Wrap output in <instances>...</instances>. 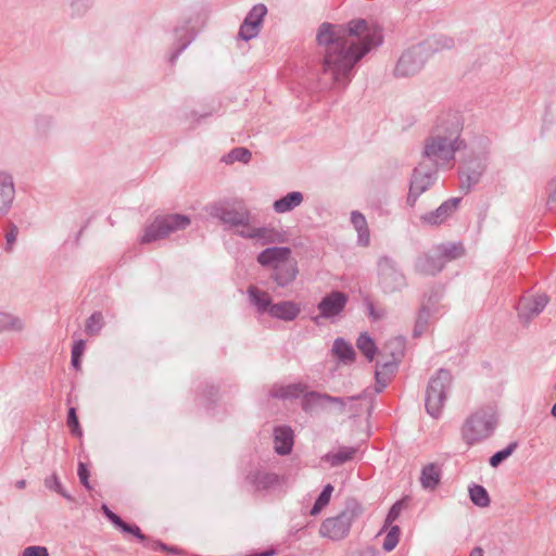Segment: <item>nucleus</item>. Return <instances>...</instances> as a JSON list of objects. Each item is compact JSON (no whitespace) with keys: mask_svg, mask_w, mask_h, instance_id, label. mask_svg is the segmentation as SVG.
I'll use <instances>...</instances> for the list:
<instances>
[{"mask_svg":"<svg viewBox=\"0 0 556 556\" xmlns=\"http://www.w3.org/2000/svg\"><path fill=\"white\" fill-rule=\"evenodd\" d=\"M93 4V0H72L71 14L79 16L85 14Z\"/></svg>","mask_w":556,"mask_h":556,"instance_id":"a18cd8bd","label":"nucleus"},{"mask_svg":"<svg viewBox=\"0 0 556 556\" xmlns=\"http://www.w3.org/2000/svg\"><path fill=\"white\" fill-rule=\"evenodd\" d=\"M304 201V195L300 191H292L273 203V208L278 214L291 212L300 206Z\"/></svg>","mask_w":556,"mask_h":556,"instance_id":"b1692460","label":"nucleus"},{"mask_svg":"<svg viewBox=\"0 0 556 556\" xmlns=\"http://www.w3.org/2000/svg\"><path fill=\"white\" fill-rule=\"evenodd\" d=\"M292 257L291 249L288 247H271L258 253L256 261L263 267H270L273 270Z\"/></svg>","mask_w":556,"mask_h":556,"instance_id":"2eb2a0df","label":"nucleus"},{"mask_svg":"<svg viewBox=\"0 0 556 556\" xmlns=\"http://www.w3.org/2000/svg\"><path fill=\"white\" fill-rule=\"evenodd\" d=\"M547 303L548 298L545 294L525 295L517 305L518 316L523 323H529L544 309Z\"/></svg>","mask_w":556,"mask_h":556,"instance_id":"4468645a","label":"nucleus"},{"mask_svg":"<svg viewBox=\"0 0 556 556\" xmlns=\"http://www.w3.org/2000/svg\"><path fill=\"white\" fill-rule=\"evenodd\" d=\"M252 157V153L247 148H235L232 149L226 156L223 157V161L227 164H231L235 162L249 163Z\"/></svg>","mask_w":556,"mask_h":556,"instance_id":"4c0bfd02","label":"nucleus"},{"mask_svg":"<svg viewBox=\"0 0 556 556\" xmlns=\"http://www.w3.org/2000/svg\"><path fill=\"white\" fill-rule=\"evenodd\" d=\"M301 312L299 304L292 301L275 303L269 307V315L285 321L294 320Z\"/></svg>","mask_w":556,"mask_h":556,"instance_id":"aec40b11","label":"nucleus"},{"mask_svg":"<svg viewBox=\"0 0 556 556\" xmlns=\"http://www.w3.org/2000/svg\"><path fill=\"white\" fill-rule=\"evenodd\" d=\"M517 446H518L517 442H511L504 450H501V451L496 452L495 454H493L489 460L490 466L495 468L498 465H501L505 459H507L515 452Z\"/></svg>","mask_w":556,"mask_h":556,"instance_id":"ea45409f","label":"nucleus"},{"mask_svg":"<svg viewBox=\"0 0 556 556\" xmlns=\"http://www.w3.org/2000/svg\"><path fill=\"white\" fill-rule=\"evenodd\" d=\"M401 530L399 526H391L388 531L384 541H383V549L387 552H391L395 548L400 540Z\"/></svg>","mask_w":556,"mask_h":556,"instance_id":"79ce46f5","label":"nucleus"},{"mask_svg":"<svg viewBox=\"0 0 556 556\" xmlns=\"http://www.w3.org/2000/svg\"><path fill=\"white\" fill-rule=\"evenodd\" d=\"M299 274L298 262L294 258H291L281 266L275 268L271 274V280L281 288L290 286Z\"/></svg>","mask_w":556,"mask_h":556,"instance_id":"f3484780","label":"nucleus"},{"mask_svg":"<svg viewBox=\"0 0 556 556\" xmlns=\"http://www.w3.org/2000/svg\"><path fill=\"white\" fill-rule=\"evenodd\" d=\"M497 426V413L493 405H484L472 412L460 428L463 441L472 446L489 439Z\"/></svg>","mask_w":556,"mask_h":556,"instance_id":"20e7f679","label":"nucleus"},{"mask_svg":"<svg viewBox=\"0 0 556 556\" xmlns=\"http://www.w3.org/2000/svg\"><path fill=\"white\" fill-rule=\"evenodd\" d=\"M175 37L177 40V48L172 52L169 56V62L172 64L176 62L179 54L191 43L194 38V34L188 27V25H184L181 27L175 28Z\"/></svg>","mask_w":556,"mask_h":556,"instance_id":"393cba45","label":"nucleus"},{"mask_svg":"<svg viewBox=\"0 0 556 556\" xmlns=\"http://www.w3.org/2000/svg\"><path fill=\"white\" fill-rule=\"evenodd\" d=\"M275 451L279 455H288L293 446V431L289 427H277L274 431Z\"/></svg>","mask_w":556,"mask_h":556,"instance_id":"412c9836","label":"nucleus"},{"mask_svg":"<svg viewBox=\"0 0 556 556\" xmlns=\"http://www.w3.org/2000/svg\"><path fill=\"white\" fill-rule=\"evenodd\" d=\"M307 397L313 401L314 403H317V404H325V403H330L332 400H333V396L329 395V394H326V393H319V392H315V391H312L307 394Z\"/></svg>","mask_w":556,"mask_h":556,"instance_id":"864d4df0","label":"nucleus"},{"mask_svg":"<svg viewBox=\"0 0 556 556\" xmlns=\"http://www.w3.org/2000/svg\"><path fill=\"white\" fill-rule=\"evenodd\" d=\"M441 476V466L435 463H430L421 469L420 484L425 490L433 491L439 485Z\"/></svg>","mask_w":556,"mask_h":556,"instance_id":"4be33fe9","label":"nucleus"},{"mask_svg":"<svg viewBox=\"0 0 556 556\" xmlns=\"http://www.w3.org/2000/svg\"><path fill=\"white\" fill-rule=\"evenodd\" d=\"M23 556H49V552L45 546L31 545L23 551Z\"/></svg>","mask_w":556,"mask_h":556,"instance_id":"3c124183","label":"nucleus"},{"mask_svg":"<svg viewBox=\"0 0 556 556\" xmlns=\"http://www.w3.org/2000/svg\"><path fill=\"white\" fill-rule=\"evenodd\" d=\"M23 329L22 320L13 315L0 312V332L3 330H16Z\"/></svg>","mask_w":556,"mask_h":556,"instance_id":"58836bf2","label":"nucleus"},{"mask_svg":"<svg viewBox=\"0 0 556 556\" xmlns=\"http://www.w3.org/2000/svg\"><path fill=\"white\" fill-rule=\"evenodd\" d=\"M427 60L426 48L424 45L415 46L406 50L399 59L394 75L396 77H409L421 71Z\"/></svg>","mask_w":556,"mask_h":556,"instance_id":"9b49d317","label":"nucleus"},{"mask_svg":"<svg viewBox=\"0 0 556 556\" xmlns=\"http://www.w3.org/2000/svg\"><path fill=\"white\" fill-rule=\"evenodd\" d=\"M362 513V505L355 500H349L339 515L323 521L319 528L320 535L333 541L344 539L349 534L352 523Z\"/></svg>","mask_w":556,"mask_h":556,"instance_id":"39448f33","label":"nucleus"},{"mask_svg":"<svg viewBox=\"0 0 556 556\" xmlns=\"http://www.w3.org/2000/svg\"><path fill=\"white\" fill-rule=\"evenodd\" d=\"M440 168L430 165L420 160L415 167L407 194L406 203L410 207L415 206L417 199L426 192L438 179V172Z\"/></svg>","mask_w":556,"mask_h":556,"instance_id":"1a4fd4ad","label":"nucleus"},{"mask_svg":"<svg viewBox=\"0 0 556 556\" xmlns=\"http://www.w3.org/2000/svg\"><path fill=\"white\" fill-rule=\"evenodd\" d=\"M367 309H368V314H369V317L372 319V320H380L382 319L384 316H386V311L384 308H377L374 303L371 302H368L367 303Z\"/></svg>","mask_w":556,"mask_h":556,"instance_id":"5fc2aeb1","label":"nucleus"},{"mask_svg":"<svg viewBox=\"0 0 556 556\" xmlns=\"http://www.w3.org/2000/svg\"><path fill=\"white\" fill-rule=\"evenodd\" d=\"M266 13H267V8L264 4H256L248 13L244 21L255 23V24H257L258 27H261Z\"/></svg>","mask_w":556,"mask_h":556,"instance_id":"37998d69","label":"nucleus"},{"mask_svg":"<svg viewBox=\"0 0 556 556\" xmlns=\"http://www.w3.org/2000/svg\"><path fill=\"white\" fill-rule=\"evenodd\" d=\"M237 236L243 239L255 240L261 245H269L276 243H283L285 235L273 226L256 227L249 224L248 228L238 229L235 231Z\"/></svg>","mask_w":556,"mask_h":556,"instance_id":"f8f14e48","label":"nucleus"},{"mask_svg":"<svg viewBox=\"0 0 556 556\" xmlns=\"http://www.w3.org/2000/svg\"><path fill=\"white\" fill-rule=\"evenodd\" d=\"M72 366L75 368V369H79L80 368V357L79 356H74L72 355Z\"/></svg>","mask_w":556,"mask_h":556,"instance_id":"69168bd1","label":"nucleus"},{"mask_svg":"<svg viewBox=\"0 0 556 556\" xmlns=\"http://www.w3.org/2000/svg\"><path fill=\"white\" fill-rule=\"evenodd\" d=\"M305 390V387L301 383L288 384V386H274L270 390V395L277 399H296Z\"/></svg>","mask_w":556,"mask_h":556,"instance_id":"c756f323","label":"nucleus"},{"mask_svg":"<svg viewBox=\"0 0 556 556\" xmlns=\"http://www.w3.org/2000/svg\"><path fill=\"white\" fill-rule=\"evenodd\" d=\"M117 529H119L124 533H128L137 538L140 542L144 543L148 538L141 532L140 528L136 525H129L125 522L123 519L117 526Z\"/></svg>","mask_w":556,"mask_h":556,"instance_id":"c03bdc74","label":"nucleus"},{"mask_svg":"<svg viewBox=\"0 0 556 556\" xmlns=\"http://www.w3.org/2000/svg\"><path fill=\"white\" fill-rule=\"evenodd\" d=\"M350 556H372L369 552H355L352 553Z\"/></svg>","mask_w":556,"mask_h":556,"instance_id":"774afa93","label":"nucleus"},{"mask_svg":"<svg viewBox=\"0 0 556 556\" xmlns=\"http://www.w3.org/2000/svg\"><path fill=\"white\" fill-rule=\"evenodd\" d=\"M260 30L261 27H258L257 24L243 21L240 26L238 37L244 41H249L255 38L260 34Z\"/></svg>","mask_w":556,"mask_h":556,"instance_id":"a19ab883","label":"nucleus"},{"mask_svg":"<svg viewBox=\"0 0 556 556\" xmlns=\"http://www.w3.org/2000/svg\"><path fill=\"white\" fill-rule=\"evenodd\" d=\"M548 198L547 207L549 211L556 210V178L552 179L547 185Z\"/></svg>","mask_w":556,"mask_h":556,"instance_id":"8fccbe9b","label":"nucleus"},{"mask_svg":"<svg viewBox=\"0 0 556 556\" xmlns=\"http://www.w3.org/2000/svg\"><path fill=\"white\" fill-rule=\"evenodd\" d=\"M460 198H451L437 210L421 216V220L429 225H440L445 222L458 207Z\"/></svg>","mask_w":556,"mask_h":556,"instance_id":"dca6fc26","label":"nucleus"},{"mask_svg":"<svg viewBox=\"0 0 556 556\" xmlns=\"http://www.w3.org/2000/svg\"><path fill=\"white\" fill-rule=\"evenodd\" d=\"M67 426L70 427L72 434L78 435V437H80L83 434V431H81L79 422H78L76 409L74 407H71L68 409Z\"/></svg>","mask_w":556,"mask_h":556,"instance_id":"de8ad7c7","label":"nucleus"},{"mask_svg":"<svg viewBox=\"0 0 556 556\" xmlns=\"http://www.w3.org/2000/svg\"><path fill=\"white\" fill-rule=\"evenodd\" d=\"M190 225V218L182 214H168L156 217L146 227L141 243H151L166 238L169 233L186 229Z\"/></svg>","mask_w":556,"mask_h":556,"instance_id":"6e6552de","label":"nucleus"},{"mask_svg":"<svg viewBox=\"0 0 556 556\" xmlns=\"http://www.w3.org/2000/svg\"><path fill=\"white\" fill-rule=\"evenodd\" d=\"M45 485H46V488L53 490V491H56L59 489L61 490V486H62V484L55 473L46 478Z\"/></svg>","mask_w":556,"mask_h":556,"instance_id":"680f3d73","label":"nucleus"},{"mask_svg":"<svg viewBox=\"0 0 556 556\" xmlns=\"http://www.w3.org/2000/svg\"><path fill=\"white\" fill-rule=\"evenodd\" d=\"M442 47L446 48V49L453 48L454 47V40L452 38H444Z\"/></svg>","mask_w":556,"mask_h":556,"instance_id":"0e129e2a","label":"nucleus"},{"mask_svg":"<svg viewBox=\"0 0 556 556\" xmlns=\"http://www.w3.org/2000/svg\"><path fill=\"white\" fill-rule=\"evenodd\" d=\"M104 326L103 315L101 312H94L86 320L85 332L90 336H98Z\"/></svg>","mask_w":556,"mask_h":556,"instance_id":"f704fd0d","label":"nucleus"},{"mask_svg":"<svg viewBox=\"0 0 556 556\" xmlns=\"http://www.w3.org/2000/svg\"><path fill=\"white\" fill-rule=\"evenodd\" d=\"M332 492H333V486L330 483H328L324 486L323 491L316 498V501L311 509L312 516L318 515L321 511V509L329 504Z\"/></svg>","mask_w":556,"mask_h":556,"instance_id":"c9c22d12","label":"nucleus"},{"mask_svg":"<svg viewBox=\"0 0 556 556\" xmlns=\"http://www.w3.org/2000/svg\"><path fill=\"white\" fill-rule=\"evenodd\" d=\"M430 316V309L426 306H422L418 313V317L416 319V324L413 331L415 338H419L426 332L429 326Z\"/></svg>","mask_w":556,"mask_h":556,"instance_id":"e433bc0d","label":"nucleus"},{"mask_svg":"<svg viewBox=\"0 0 556 556\" xmlns=\"http://www.w3.org/2000/svg\"><path fill=\"white\" fill-rule=\"evenodd\" d=\"M332 352L343 363H351L355 358L353 346L342 338L334 340Z\"/></svg>","mask_w":556,"mask_h":556,"instance_id":"7c9ffc66","label":"nucleus"},{"mask_svg":"<svg viewBox=\"0 0 556 556\" xmlns=\"http://www.w3.org/2000/svg\"><path fill=\"white\" fill-rule=\"evenodd\" d=\"M15 189L12 176L0 173V215H4L10 210L14 200Z\"/></svg>","mask_w":556,"mask_h":556,"instance_id":"6ab92c4d","label":"nucleus"},{"mask_svg":"<svg viewBox=\"0 0 556 556\" xmlns=\"http://www.w3.org/2000/svg\"><path fill=\"white\" fill-rule=\"evenodd\" d=\"M101 509L105 517L117 528V526L122 521V518L115 513H113L105 504L102 505Z\"/></svg>","mask_w":556,"mask_h":556,"instance_id":"052dcab7","label":"nucleus"},{"mask_svg":"<svg viewBox=\"0 0 556 556\" xmlns=\"http://www.w3.org/2000/svg\"><path fill=\"white\" fill-rule=\"evenodd\" d=\"M435 252L445 264L446 262L462 257L465 254V249L462 243H445L438 245Z\"/></svg>","mask_w":556,"mask_h":556,"instance_id":"c85d7f7f","label":"nucleus"},{"mask_svg":"<svg viewBox=\"0 0 556 556\" xmlns=\"http://www.w3.org/2000/svg\"><path fill=\"white\" fill-rule=\"evenodd\" d=\"M248 294L252 304H254L260 313H269V307L273 305L270 295L257 289L255 286H251L248 289Z\"/></svg>","mask_w":556,"mask_h":556,"instance_id":"cd10ccee","label":"nucleus"},{"mask_svg":"<svg viewBox=\"0 0 556 556\" xmlns=\"http://www.w3.org/2000/svg\"><path fill=\"white\" fill-rule=\"evenodd\" d=\"M356 346L369 362L374 361L377 353V346L367 333H362L357 338Z\"/></svg>","mask_w":556,"mask_h":556,"instance_id":"473e14b6","label":"nucleus"},{"mask_svg":"<svg viewBox=\"0 0 556 556\" xmlns=\"http://www.w3.org/2000/svg\"><path fill=\"white\" fill-rule=\"evenodd\" d=\"M452 382V376L446 369H439L426 390V409L433 418H438L447 399V390Z\"/></svg>","mask_w":556,"mask_h":556,"instance_id":"0eeeda50","label":"nucleus"},{"mask_svg":"<svg viewBox=\"0 0 556 556\" xmlns=\"http://www.w3.org/2000/svg\"><path fill=\"white\" fill-rule=\"evenodd\" d=\"M316 40L324 47L323 74L329 76L334 88L345 89L357 63L382 43V33L378 25L357 18L345 25L323 23Z\"/></svg>","mask_w":556,"mask_h":556,"instance_id":"f257e3e1","label":"nucleus"},{"mask_svg":"<svg viewBox=\"0 0 556 556\" xmlns=\"http://www.w3.org/2000/svg\"><path fill=\"white\" fill-rule=\"evenodd\" d=\"M84 351H85V341L84 340L75 341V343L72 348V355L81 357Z\"/></svg>","mask_w":556,"mask_h":556,"instance_id":"e2e57ef3","label":"nucleus"},{"mask_svg":"<svg viewBox=\"0 0 556 556\" xmlns=\"http://www.w3.org/2000/svg\"><path fill=\"white\" fill-rule=\"evenodd\" d=\"M464 118L458 112L438 116L421 149V161L438 168L453 167L456 153L467 146L463 138Z\"/></svg>","mask_w":556,"mask_h":556,"instance_id":"f03ea898","label":"nucleus"},{"mask_svg":"<svg viewBox=\"0 0 556 556\" xmlns=\"http://www.w3.org/2000/svg\"><path fill=\"white\" fill-rule=\"evenodd\" d=\"M17 235H18L17 226L15 224L11 223L10 226H9V231L5 235V247H4V250L7 252L10 253V252L13 251V245L16 242Z\"/></svg>","mask_w":556,"mask_h":556,"instance_id":"09e8293b","label":"nucleus"},{"mask_svg":"<svg viewBox=\"0 0 556 556\" xmlns=\"http://www.w3.org/2000/svg\"><path fill=\"white\" fill-rule=\"evenodd\" d=\"M351 224L357 232V244L368 247L370 243V232L364 214L358 211H353L351 213Z\"/></svg>","mask_w":556,"mask_h":556,"instance_id":"5701e85b","label":"nucleus"},{"mask_svg":"<svg viewBox=\"0 0 556 556\" xmlns=\"http://www.w3.org/2000/svg\"><path fill=\"white\" fill-rule=\"evenodd\" d=\"M397 364V361L381 357V359L377 362V368L383 370L384 376L390 379V376L396 370Z\"/></svg>","mask_w":556,"mask_h":556,"instance_id":"49530a36","label":"nucleus"},{"mask_svg":"<svg viewBox=\"0 0 556 556\" xmlns=\"http://www.w3.org/2000/svg\"><path fill=\"white\" fill-rule=\"evenodd\" d=\"M248 479L258 491L269 490L279 484V477L273 472L256 471L249 475Z\"/></svg>","mask_w":556,"mask_h":556,"instance_id":"a878e982","label":"nucleus"},{"mask_svg":"<svg viewBox=\"0 0 556 556\" xmlns=\"http://www.w3.org/2000/svg\"><path fill=\"white\" fill-rule=\"evenodd\" d=\"M491 140L477 138L459 165L460 189L469 192L481 180L490 160Z\"/></svg>","mask_w":556,"mask_h":556,"instance_id":"7ed1b4c3","label":"nucleus"},{"mask_svg":"<svg viewBox=\"0 0 556 556\" xmlns=\"http://www.w3.org/2000/svg\"><path fill=\"white\" fill-rule=\"evenodd\" d=\"M402 507H403L402 502H396L392 505V507L390 508V510L387 515V518H386V526L391 525L393 521H395L399 518V516L402 511Z\"/></svg>","mask_w":556,"mask_h":556,"instance_id":"603ef678","label":"nucleus"},{"mask_svg":"<svg viewBox=\"0 0 556 556\" xmlns=\"http://www.w3.org/2000/svg\"><path fill=\"white\" fill-rule=\"evenodd\" d=\"M469 556H483V551L480 547H476L471 551Z\"/></svg>","mask_w":556,"mask_h":556,"instance_id":"338daca9","label":"nucleus"},{"mask_svg":"<svg viewBox=\"0 0 556 556\" xmlns=\"http://www.w3.org/2000/svg\"><path fill=\"white\" fill-rule=\"evenodd\" d=\"M356 453L354 447H342L336 453H329L325 455L324 459L329 463L332 467L340 466L348 460H351Z\"/></svg>","mask_w":556,"mask_h":556,"instance_id":"2f4dec72","label":"nucleus"},{"mask_svg":"<svg viewBox=\"0 0 556 556\" xmlns=\"http://www.w3.org/2000/svg\"><path fill=\"white\" fill-rule=\"evenodd\" d=\"M146 546H148L149 548L151 549H162V551H166V552H169V553H175V548L174 547H168L167 545H165L164 543H162L161 541H151V540H147L144 543H143Z\"/></svg>","mask_w":556,"mask_h":556,"instance_id":"4d7b16f0","label":"nucleus"},{"mask_svg":"<svg viewBox=\"0 0 556 556\" xmlns=\"http://www.w3.org/2000/svg\"><path fill=\"white\" fill-rule=\"evenodd\" d=\"M469 497L478 507H488L490 505V496L484 486L473 484L469 488Z\"/></svg>","mask_w":556,"mask_h":556,"instance_id":"72a5a7b5","label":"nucleus"},{"mask_svg":"<svg viewBox=\"0 0 556 556\" xmlns=\"http://www.w3.org/2000/svg\"><path fill=\"white\" fill-rule=\"evenodd\" d=\"M208 214L219 219L229 229L248 228L253 216L241 201H224L210 206Z\"/></svg>","mask_w":556,"mask_h":556,"instance_id":"423d86ee","label":"nucleus"},{"mask_svg":"<svg viewBox=\"0 0 556 556\" xmlns=\"http://www.w3.org/2000/svg\"><path fill=\"white\" fill-rule=\"evenodd\" d=\"M78 477H79V480L81 482V484L90 490V484H89V471L87 469V466L84 464V463H79L78 464Z\"/></svg>","mask_w":556,"mask_h":556,"instance_id":"6e6d98bb","label":"nucleus"},{"mask_svg":"<svg viewBox=\"0 0 556 556\" xmlns=\"http://www.w3.org/2000/svg\"><path fill=\"white\" fill-rule=\"evenodd\" d=\"M405 341L403 338L396 337L390 339L381 349L380 356L382 358H391L400 362L404 355Z\"/></svg>","mask_w":556,"mask_h":556,"instance_id":"bb28decb","label":"nucleus"},{"mask_svg":"<svg viewBox=\"0 0 556 556\" xmlns=\"http://www.w3.org/2000/svg\"><path fill=\"white\" fill-rule=\"evenodd\" d=\"M379 283L386 293H393L406 286V278L394 260L381 256L378 261Z\"/></svg>","mask_w":556,"mask_h":556,"instance_id":"9d476101","label":"nucleus"},{"mask_svg":"<svg viewBox=\"0 0 556 556\" xmlns=\"http://www.w3.org/2000/svg\"><path fill=\"white\" fill-rule=\"evenodd\" d=\"M444 267V261L434 255L424 254L420 255L415 263V270L425 276H434L440 273Z\"/></svg>","mask_w":556,"mask_h":556,"instance_id":"a211bd4d","label":"nucleus"},{"mask_svg":"<svg viewBox=\"0 0 556 556\" xmlns=\"http://www.w3.org/2000/svg\"><path fill=\"white\" fill-rule=\"evenodd\" d=\"M361 397H362V395L349 396L346 399L333 396V400L330 402V404L337 405L339 410L343 412V409L346 406L348 402H352V401L358 400Z\"/></svg>","mask_w":556,"mask_h":556,"instance_id":"bf43d9fd","label":"nucleus"},{"mask_svg":"<svg viewBox=\"0 0 556 556\" xmlns=\"http://www.w3.org/2000/svg\"><path fill=\"white\" fill-rule=\"evenodd\" d=\"M375 376L378 384L376 391L381 392L387 387L390 379L387 376H384L383 370H379L378 368H376Z\"/></svg>","mask_w":556,"mask_h":556,"instance_id":"13d9d810","label":"nucleus"},{"mask_svg":"<svg viewBox=\"0 0 556 556\" xmlns=\"http://www.w3.org/2000/svg\"><path fill=\"white\" fill-rule=\"evenodd\" d=\"M348 295L341 291H331L318 303L319 317L330 319L339 316L345 308Z\"/></svg>","mask_w":556,"mask_h":556,"instance_id":"ddd939ff","label":"nucleus"}]
</instances>
